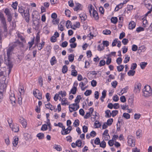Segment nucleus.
Masks as SVG:
<instances>
[{
  "label": "nucleus",
  "mask_w": 152,
  "mask_h": 152,
  "mask_svg": "<svg viewBox=\"0 0 152 152\" xmlns=\"http://www.w3.org/2000/svg\"><path fill=\"white\" fill-rule=\"evenodd\" d=\"M136 23L133 21H131L129 24V29L130 30L133 29L136 26Z\"/></svg>",
  "instance_id": "nucleus-11"
},
{
  "label": "nucleus",
  "mask_w": 152,
  "mask_h": 152,
  "mask_svg": "<svg viewBox=\"0 0 152 152\" xmlns=\"http://www.w3.org/2000/svg\"><path fill=\"white\" fill-rule=\"evenodd\" d=\"M36 90L37 91H38V96L37 97V98L39 99H42V94L40 93L39 90L38 89H36Z\"/></svg>",
  "instance_id": "nucleus-34"
},
{
  "label": "nucleus",
  "mask_w": 152,
  "mask_h": 152,
  "mask_svg": "<svg viewBox=\"0 0 152 152\" xmlns=\"http://www.w3.org/2000/svg\"><path fill=\"white\" fill-rule=\"evenodd\" d=\"M125 57L124 62V63H126L129 61L130 58V57H128V55H125Z\"/></svg>",
  "instance_id": "nucleus-27"
},
{
  "label": "nucleus",
  "mask_w": 152,
  "mask_h": 152,
  "mask_svg": "<svg viewBox=\"0 0 152 152\" xmlns=\"http://www.w3.org/2000/svg\"><path fill=\"white\" fill-rule=\"evenodd\" d=\"M118 110H114L112 111V116L113 117H114L118 113Z\"/></svg>",
  "instance_id": "nucleus-49"
},
{
  "label": "nucleus",
  "mask_w": 152,
  "mask_h": 152,
  "mask_svg": "<svg viewBox=\"0 0 152 152\" xmlns=\"http://www.w3.org/2000/svg\"><path fill=\"white\" fill-rule=\"evenodd\" d=\"M14 43V44H16L17 45V46L18 45L20 47H24L23 43L20 42L18 40H17Z\"/></svg>",
  "instance_id": "nucleus-17"
},
{
  "label": "nucleus",
  "mask_w": 152,
  "mask_h": 152,
  "mask_svg": "<svg viewBox=\"0 0 152 152\" xmlns=\"http://www.w3.org/2000/svg\"><path fill=\"white\" fill-rule=\"evenodd\" d=\"M48 129L47 125L46 124H44L42 125L41 130L42 131H45Z\"/></svg>",
  "instance_id": "nucleus-46"
},
{
  "label": "nucleus",
  "mask_w": 152,
  "mask_h": 152,
  "mask_svg": "<svg viewBox=\"0 0 152 152\" xmlns=\"http://www.w3.org/2000/svg\"><path fill=\"white\" fill-rule=\"evenodd\" d=\"M105 113L106 114L105 117H106L110 118V116L109 115V113H110V110H107L105 111Z\"/></svg>",
  "instance_id": "nucleus-50"
},
{
  "label": "nucleus",
  "mask_w": 152,
  "mask_h": 152,
  "mask_svg": "<svg viewBox=\"0 0 152 152\" xmlns=\"http://www.w3.org/2000/svg\"><path fill=\"white\" fill-rule=\"evenodd\" d=\"M144 30L145 29L144 28L141 27H139L137 28L136 31L137 32H139L141 31H144Z\"/></svg>",
  "instance_id": "nucleus-53"
},
{
  "label": "nucleus",
  "mask_w": 152,
  "mask_h": 152,
  "mask_svg": "<svg viewBox=\"0 0 152 152\" xmlns=\"http://www.w3.org/2000/svg\"><path fill=\"white\" fill-rule=\"evenodd\" d=\"M18 137H15L14 140L13 141V144L15 146H16L17 145L18 142Z\"/></svg>",
  "instance_id": "nucleus-23"
},
{
  "label": "nucleus",
  "mask_w": 152,
  "mask_h": 152,
  "mask_svg": "<svg viewBox=\"0 0 152 152\" xmlns=\"http://www.w3.org/2000/svg\"><path fill=\"white\" fill-rule=\"evenodd\" d=\"M50 62L52 65H53L56 62V59L55 56H53V57L50 61Z\"/></svg>",
  "instance_id": "nucleus-19"
},
{
  "label": "nucleus",
  "mask_w": 152,
  "mask_h": 152,
  "mask_svg": "<svg viewBox=\"0 0 152 152\" xmlns=\"http://www.w3.org/2000/svg\"><path fill=\"white\" fill-rule=\"evenodd\" d=\"M34 37L32 39L31 42H29L28 44H29V49L32 47L33 45L34 44Z\"/></svg>",
  "instance_id": "nucleus-36"
},
{
  "label": "nucleus",
  "mask_w": 152,
  "mask_h": 152,
  "mask_svg": "<svg viewBox=\"0 0 152 152\" xmlns=\"http://www.w3.org/2000/svg\"><path fill=\"white\" fill-rule=\"evenodd\" d=\"M91 90H87L84 93V94L85 96H87L90 95L91 94Z\"/></svg>",
  "instance_id": "nucleus-39"
},
{
  "label": "nucleus",
  "mask_w": 152,
  "mask_h": 152,
  "mask_svg": "<svg viewBox=\"0 0 152 152\" xmlns=\"http://www.w3.org/2000/svg\"><path fill=\"white\" fill-rule=\"evenodd\" d=\"M122 42L124 45H126L128 42L129 40L127 39L124 38L123 39Z\"/></svg>",
  "instance_id": "nucleus-56"
},
{
  "label": "nucleus",
  "mask_w": 152,
  "mask_h": 152,
  "mask_svg": "<svg viewBox=\"0 0 152 152\" xmlns=\"http://www.w3.org/2000/svg\"><path fill=\"white\" fill-rule=\"evenodd\" d=\"M141 85L140 83H137L135 86L134 91L137 92V91L140 92L141 89Z\"/></svg>",
  "instance_id": "nucleus-10"
},
{
  "label": "nucleus",
  "mask_w": 152,
  "mask_h": 152,
  "mask_svg": "<svg viewBox=\"0 0 152 152\" xmlns=\"http://www.w3.org/2000/svg\"><path fill=\"white\" fill-rule=\"evenodd\" d=\"M77 72L76 71V70L74 69L73 71H72V72L71 74V75L74 76H76L77 75Z\"/></svg>",
  "instance_id": "nucleus-58"
},
{
  "label": "nucleus",
  "mask_w": 152,
  "mask_h": 152,
  "mask_svg": "<svg viewBox=\"0 0 152 152\" xmlns=\"http://www.w3.org/2000/svg\"><path fill=\"white\" fill-rule=\"evenodd\" d=\"M124 68V66L123 65H120V66H118L117 67V68L118 71H122Z\"/></svg>",
  "instance_id": "nucleus-25"
},
{
  "label": "nucleus",
  "mask_w": 152,
  "mask_h": 152,
  "mask_svg": "<svg viewBox=\"0 0 152 152\" xmlns=\"http://www.w3.org/2000/svg\"><path fill=\"white\" fill-rule=\"evenodd\" d=\"M10 99L12 104L13 102L14 103H15V95L14 94H12L10 97Z\"/></svg>",
  "instance_id": "nucleus-14"
},
{
  "label": "nucleus",
  "mask_w": 152,
  "mask_h": 152,
  "mask_svg": "<svg viewBox=\"0 0 152 152\" xmlns=\"http://www.w3.org/2000/svg\"><path fill=\"white\" fill-rule=\"evenodd\" d=\"M147 64V62H141L140 63V65L141 68L142 69H143L145 68V67L146 66Z\"/></svg>",
  "instance_id": "nucleus-29"
},
{
  "label": "nucleus",
  "mask_w": 152,
  "mask_h": 152,
  "mask_svg": "<svg viewBox=\"0 0 152 152\" xmlns=\"http://www.w3.org/2000/svg\"><path fill=\"white\" fill-rule=\"evenodd\" d=\"M120 99L122 102H126V99L125 96H122L120 98Z\"/></svg>",
  "instance_id": "nucleus-55"
},
{
  "label": "nucleus",
  "mask_w": 152,
  "mask_h": 152,
  "mask_svg": "<svg viewBox=\"0 0 152 152\" xmlns=\"http://www.w3.org/2000/svg\"><path fill=\"white\" fill-rule=\"evenodd\" d=\"M64 21H61L60 23V27L59 25L58 26V28L59 30H61V31H62L64 30V26L62 25L63 24H64Z\"/></svg>",
  "instance_id": "nucleus-24"
},
{
  "label": "nucleus",
  "mask_w": 152,
  "mask_h": 152,
  "mask_svg": "<svg viewBox=\"0 0 152 152\" xmlns=\"http://www.w3.org/2000/svg\"><path fill=\"white\" fill-rule=\"evenodd\" d=\"M92 15L95 20H98L99 19V16L97 12L94 9L93 10Z\"/></svg>",
  "instance_id": "nucleus-13"
},
{
  "label": "nucleus",
  "mask_w": 152,
  "mask_h": 152,
  "mask_svg": "<svg viewBox=\"0 0 152 152\" xmlns=\"http://www.w3.org/2000/svg\"><path fill=\"white\" fill-rule=\"evenodd\" d=\"M128 89V86H126L124 88L122 89L121 91V93H122V94H123L124 93L126 92H127V90Z\"/></svg>",
  "instance_id": "nucleus-54"
},
{
  "label": "nucleus",
  "mask_w": 152,
  "mask_h": 152,
  "mask_svg": "<svg viewBox=\"0 0 152 152\" xmlns=\"http://www.w3.org/2000/svg\"><path fill=\"white\" fill-rule=\"evenodd\" d=\"M82 142L81 140H78L76 141L75 143L72 142L71 144V146L73 148H75L76 146L78 147H81L82 145Z\"/></svg>",
  "instance_id": "nucleus-8"
},
{
  "label": "nucleus",
  "mask_w": 152,
  "mask_h": 152,
  "mask_svg": "<svg viewBox=\"0 0 152 152\" xmlns=\"http://www.w3.org/2000/svg\"><path fill=\"white\" fill-rule=\"evenodd\" d=\"M124 4H125V3H121L117 5L115 7V10L116 11H118L119 9L122 8Z\"/></svg>",
  "instance_id": "nucleus-18"
},
{
  "label": "nucleus",
  "mask_w": 152,
  "mask_h": 152,
  "mask_svg": "<svg viewBox=\"0 0 152 152\" xmlns=\"http://www.w3.org/2000/svg\"><path fill=\"white\" fill-rule=\"evenodd\" d=\"M59 94H61L62 97H65L66 95V93L65 91H61L58 92Z\"/></svg>",
  "instance_id": "nucleus-47"
},
{
  "label": "nucleus",
  "mask_w": 152,
  "mask_h": 152,
  "mask_svg": "<svg viewBox=\"0 0 152 152\" xmlns=\"http://www.w3.org/2000/svg\"><path fill=\"white\" fill-rule=\"evenodd\" d=\"M135 72V71L131 70H130L127 73V74L129 76H133L134 75Z\"/></svg>",
  "instance_id": "nucleus-30"
},
{
  "label": "nucleus",
  "mask_w": 152,
  "mask_h": 152,
  "mask_svg": "<svg viewBox=\"0 0 152 152\" xmlns=\"http://www.w3.org/2000/svg\"><path fill=\"white\" fill-rule=\"evenodd\" d=\"M40 41V37L39 32L37 33V35L36 37V42L37 43H39Z\"/></svg>",
  "instance_id": "nucleus-40"
},
{
  "label": "nucleus",
  "mask_w": 152,
  "mask_h": 152,
  "mask_svg": "<svg viewBox=\"0 0 152 152\" xmlns=\"http://www.w3.org/2000/svg\"><path fill=\"white\" fill-rule=\"evenodd\" d=\"M77 90V87H73L72 88L71 90L70 93H72L73 94H76Z\"/></svg>",
  "instance_id": "nucleus-26"
},
{
  "label": "nucleus",
  "mask_w": 152,
  "mask_h": 152,
  "mask_svg": "<svg viewBox=\"0 0 152 152\" xmlns=\"http://www.w3.org/2000/svg\"><path fill=\"white\" fill-rule=\"evenodd\" d=\"M5 62L7 66L9 67L8 73L9 75L11 71L12 68L13 67V63L10 57H7V59H5Z\"/></svg>",
  "instance_id": "nucleus-3"
},
{
  "label": "nucleus",
  "mask_w": 152,
  "mask_h": 152,
  "mask_svg": "<svg viewBox=\"0 0 152 152\" xmlns=\"http://www.w3.org/2000/svg\"><path fill=\"white\" fill-rule=\"evenodd\" d=\"M4 12L7 16L8 21L10 22L12 21V17L10 10L6 8L5 9Z\"/></svg>",
  "instance_id": "nucleus-6"
},
{
  "label": "nucleus",
  "mask_w": 152,
  "mask_h": 152,
  "mask_svg": "<svg viewBox=\"0 0 152 152\" xmlns=\"http://www.w3.org/2000/svg\"><path fill=\"white\" fill-rule=\"evenodd\" d=\"M105 61L104 60H101L99 62V66H103L105 64Z\"/></svg>",
  "instance_id": "nucleus-52"
},
{
  "label": "nucleus",
  "mask_w": 152,
  "mask_h": 152,
  "mask_svg": "<svg viewBox=\"0 0 152 152\" xmlns=\"http://www.w3.org/2000/svg\"><path fill=\"white\" fill-rule=\"evenodd\" d=\"M17 47V45L16 44H14L13 43L12 45L9 47L7 49V57H10L11 55L12 54V52L13 51L14 48Z\"/></svg>",
  "instance_id": "nucleus-5"
},
{
  "label": "nucleus",
  "mask_w": 152,
  "mask_h": 152,
  "mask_svg": "<svg viewBox=\"0 0 152 152\" xmlns=\"http://www.w3.org/2000/svg\"><path fill=\"white\" fill-rule=\"evenodd\" d=\"M111 21L112 23L116 24L118 21V18L116 17H112L111 19Z\"/></svg>",
  "instance_id": "nucleus-21"
},
{
  "label": "nucleus",
  "mask_w": 152,
  "mask_h": 152,
  "mask_svg": "<svg viewBox=\"0 0 152 152\" xmlns=\"http://www.w3.org/2000/svg\"><path fill=\"white\" fill-rule=\"evenodd\" d=\"M108 144L110 146H113L114 145V140H109L108 142Z\"/></svg>",
  "instance_id": "nucleus-62"
},
{
  "label": "nucleus",
  "mask_w": 152,
  "mask_h": 152,
  "mask_svg": "<svg viewBox=\"0 0 152 152\" xmlns=\"http://www.w3.org/2000/svg\"><path fill=\"white\" fill-rule=\"evenodd\" d=\"M103 34L105 35L110 34L111 32L109 30L106 29L103 31Z\"/></svg>",
  "instance_id": "nucleus-41"
},
{
  "label": "nucleus",
  "mask_w": 152,
  "mask_h": 152,
  "mask_svg": "<svg viewBox=\"0 0 152 152\" xmlns=\"http://www.w3.org/2000/svg\"><path fill=\"white\" fill-rule=\"evenodd\" d=\"M37 137L39 139H42L44 138V134L43 133H39L37 134Z\"/></svg>",
  "instance_id": "nucleus-20"
},
{
  "label": "nucleus",
  "mask_w": 152,
  "mask_h": 152,
  "mask_svg": "<svg viewBox=\"0 0 152 152\" xmlns=\"http://www.w3.org/2000/svg\"><path fill=\"white\" fill-rule=\"evenodd\" d=\"M137 66V64L136 63H133L132 64L131 69H132L134 70L136 69Z\"/></svg>",
  "instance_id": "nucleus-61"
},
{
  "label": "nucleus",
  "mask_w": 152,
  "mask_h": 152,
  "mask_svg": "<svg viewBox=\"0 0 152 152\" xmlns=\"http://www.w3.org/2000/svg\"><path fill=\"white\" fill-rule=\"evenodd\" d=\"M62 72L64 74L66 73L68 70L67 66L66 65H64L63 66L62 69Z\"/></svg>",
  "instance_id": "nucleus-28"
},
{
  "label": "nucleus",
  "mask_w": 152,
  "mask_h": 152,
  "mask_svg": "<svg viewBox=\"0 0 152 152\" xmlns=\"http://www.w3.org/2000/svg\"><path fill=\"white\" fill-rule=\"evenodd\" d=\"M45 42L44 41H42L41 43L38 44V49L39 50H40L42 49L45 45Z\"/></svg>",
  "instance_id": "nucleus-22"
},
{
  "label": "nucleus",
  "mask_w": 152,
  "mask_h": 152,
  "mask_svg": "<svg viewBox=\"0 0 152 152\" xmlns=\"http://www.w3.org/2000/svg\"><path fill=\"white\" fill-rule=\"evenodd\" d=\"M65 14L67 16L69 17H70V14L71 12L68 9L66 10L65 11Z\"/></svg>",
  "instance_id": "nucleus-42"
},
{
  "label": "nucleus",
  "mask_w": 152,
  "mask_h": 152,
  "mask_svg": "<svg viewBox=\"0 0 152 152\" xmlns=\"http://www.w3.org/2000/svg\"><path fill=\"white\" fill-rule=\"evenodd\" d=\"M133 137L131 136H129L128 137V142L129 145L133 146L135 145L134 140L133 139Z\"/></svg>",
  "instance_id": "nucleus-7"
},
{
  "label": "nucleus",
  "mask_w": 152,
  "mask_h": 152,
  "mask_svg": "<svg viewBox=\"0 0 152 152\" xmlns=\"http://www.w3.org/2000/svg\"><path fill=\"white\" fill-rule=\"evenodd\" d=\"M74 55L72 54H70L68 56V59L70 62H72L74 60Z\"/></svg>",
  "instance_id": "nucleus-35"
},
{
  "label": "nucleus",
  "mask_w": 152,
  "mask_h": 152,
  "mask_svg": "<svg viewBox=\"0 0 152 152\" xmlns=\"http://www.w3.org/2000/svg\"><path fill=\"white\" fill-rule=\"evenodd\" d=\"M117 84L118 82L116 81H114L111 83L112 86L114 88H116Z\"/></svg>",
  "instance_id": "nucleus-57"
},
{
  "label": "nucleus",
  "mask_w": 152,
  "mask_h": 152,
  "mask_svg": "<svg viewBox=\"0 0 152 152\" xmlns=\"http://www.w3.org/2000/svg\"><path fill=\"white\" fill-rule=\"evenodd\" d=\"M12 131L15 132H18L19 131V127L17 125H13L11 127Z\"/></svg>",
  "instance_id": "nucleus-15"
},
{
  "label": "nucleus",
  "mask_w": 152,
  "mask_h": 152,
  "mask_svg": "<svg viewBox=\"0 0 152 152\" xmlns=\"http://www.w3.org/2000/svg\"><path fill=\"white\" fill-rule=\"evenodd\" d=\"M123 116L127 119H128L130 118V115L127 113H124L123 114Z\"/></svg>",
  "instance_id": "nucleus-31"
},
{
  "label": "nucleus",
  "mask_w": 152,
  "mask_h": 152,
  "mask_svg": "<svg viewBox=\"0 0 152 152\" xmlns=\"http://www.w3.org/2000/svg\"><path fill=\"white\" fill-rule=\"evenodd\" d=\"M18 4V2L17 1H15V2H13L12 6L14 9H16Z\"/></svg>",
  "instance_id": "nucleus-51"
},
{
  "label": "nucleus",
  "mask_w": 152,
  "mask_h": 152,
  "mask_svg": "<svg viewBox=\"0 0 152 152\" xmlns=\"http://www.w3.org/2000/svg\"><path fill=\"white\" fill-rule=\"evenodd\" d=\"M137 48L138 47L137 45H133L132 46V50L133 51H135L137 50Z\"/></svg>",
  "instance_id": "nucleus-59"
},
{
  "label": "nucleus",
  "mask_w": 152,
  "mask_h": 152,
  "mask_svg": "<svg viewBox=\"0 0 152 152\" xmlns=\"http://www.w3.org/2000/svg\"><path fill=\"white\" fill-rule=\"evenodd\" d=\"M80 121L78 119L75 120L74 122L73 123V125L75 127H77L79 125Z\"/></svg>",
  "instance_id": "nucleus-38"
},
{
  "label": "nucleus",
  "mask_w": 152,
  "mask_h": 152,
  "mask_svg": "<svg viewBox=\"0 0 152 152\" xmlns=\"http://www.w3.org/2000/svg\"><path fill=\"white\" fill-rule=\"evenodd\" d=\"M104 48V45H103L102 44L99 45L97 47L98 50L100 51L103 50Z\"/></svg>",
  "instance_id": "nucleus-37"
},
{
  "label": "nucleus",
  "mask_w": 152,
  "mask_h": 152,
  "mask_svg": "<svg viewBox=\"0 0 152 152\" xmlns=\"http://www.w3.org/2000/svg\"><path fill=\"white\" fill-rule=\"evenodd\" d=\"M142 92L145 97L150 96L152 95V90L150 86L148 85L145 86L143 89Z\"/></svg>",
  "instance_id": "nucleus-2"
},
{
  "label": "nucleus",
  "mask_w": 152,
  "mask_h": 152,
  "mask_svg": "<svg viewBox=\"0 0 152 152\" xmlns=\"http://www.w3.org/2000/svg\"><path fill=\"white\" fill-rule=\"evenodd\" d=\"M56 38V37L55 36H53L50 37V40L51 42H56L57 40Z\"/></svg>",
  "instance_id": "nucleus-48"
},
{
  "label": "nucleus",
  "mask_w": 152,
  "mask_h": 152,
  "mask_svg": "<svg viewBox=\"0 0 152 152\" xmlns=\"http://www.w3.org/2000/svg\"><path fill=\"white\" fill-rule=\"evenodd\" d=\"M106 143L104 140L102 141L101 144H100V147L102 148H105L106 147Z\"/></svg>",
  "instance_id": "nucleus-45"
},
{
  "label": "nucleus",
  "mask_w": 152,
  "mask_h": 152,
  "mask_svg": "<svg viewBox=\"0 0 152 152\" xmlns=\"http://www.w3.org/2000/svg\"><path fill=\"white\" fill-rule=\"evenodd\" d=\"M80 17L81 18L82 20L85 21L87 18V15L86 14L83 12L80 14L79 15Z\"/></svg>",
  "instance_id": "nucleus-16"
},
{
  "label": "nucleus",
  "mask_w": 152,
  "mask_h": 152,
  "mask_svg": "<svg viewBox=\"0 0 152 152\" xmlns=\"http://www.w3.org/2000/svg\"><path fill=\"white\" fill-rule=\"evenodd\" d=\"M94 143L96 145H99L100 143V141L99 138L97 137L94 140Z\"/></svg>",
  "instance_id": "nucleus-44"
},
{
  "label": "nucleus",
  "mask_w": 152,
  "mask_h": 152,
  "mask_svg": "<svg viewBox=\"0 0 152 152\" xmlns=\"http://www.w3.org/2000/svg\"><path fill=\"white\" fill-rule=\"evenodd\" d=\"M0 20L1 23L3 25L4 31V32L7 31V25L6 23V19L4 15L0 12Z\"/></svg>",
  "instance_id": "nucleus-4"
},
{
  "label": "nucleus",
  "mask_w": 152,
  "mask_h": 152,
  "mask_svg": "<svg viewBox=\"0 0 152 152\" xmlns=\"http://www.w3.org/2000/svg\"><path fill=\"white\" fill-rule=\"evenodd\" d=\"M97 84L96 81L94 80H93L91 82V85L93 87H95L96 86Z\"/></svg>",
  "instance_id": "nucleus-60"
},
{
  "label": "nucleus",
  "mask_w": 152,
  "mask_h": 152,
  "mask_svg": "<svg viewBox=\"0 0 152 152\" xmlns=\"http://www.w3.org/2000/svg\"><path fill=\"white\" fill-rule=\"evenodd\" d=\"M94 125L96 126V128H97L101 126V124L98 121H96L94 123Z\"/></svg>",
  "instance_id": "nucleus-43"
},
{
  "label": "nucleus",
  "mask_w": 152,
  "mask_h": 152,
  "mask_svg": "<svg viewBox=\"0 0 152 152\" xmlns=\"http://www.w3.org/2000/svg\"><path fill=\"white\" fill-rule=\"evenodd\" d=\"M122 61V58L120 57L118 58L116 60V62L118 64H121Z\"/></svg>",
  "instance_id": "nucleus-63"
},
{
  "label": "nucleus",
  "mask_w": 152,
  "mask_h": 152,
  "mask_svg": "<svg viewBox=\"0 0 152 152\" xmlns=\"http://www.w3.org/2000/svg\"><path fill=\"white\" fill-rule=\"evenodd\" d=\"M81 99V96L78 95L77 96L76 99L75 100V103H79L80 102V99Z\"/></svg>",
  "instance_id": "nucleus-33"
},
{
  "label": "nucleus",
  "mask_w": 152,
  "mask_h": 152,
  "mask_svg": "<svg viewBox=\"0 0 152 152\" xmlns=\"http://www.w3.org/2000/svg\"><path fill=\"white\" fill-rule=\"evenodd\" d=\"M113 121V118H110L108 119L107 123H105L107 125L110 126Z\"/></svg>",
  "instance_id": "nucleus-32"
},
{
  "label": "nucleus",
  "mask_w": 152,
  "mask_h": 152,
  "mask_svg": "<svg viewBox=\"0 0 152 152\" xmlns=\"http://www.w3.org/2000/svg\"><path fill=\"white\" fill-rule=\"evenodd\" d=\"M19 121L22 124L23 127L25 128L26 127L27 124V122L23 117H20Z\"/></svg>",
  "instance_id": "nucleus-9"
},
{
  "label": "nucleus",
  "mask_w": 152,
  "mask_h": 152,
  "mask_svg": "<svg viewBox=\"0 0 152 152\" xmlns=\"http://www.w3.org/2000/svg\"><path fill=\"white\" fill-rule=\"evenodd\" d=\"M18 12L22 14V15H23V14H24V18L26 22L28 23L29 21L30 17L29 10L27 9L25 10V8L24 7L21 6L19 7Z\"/></svg>",
  "instance_id": "nucleus-1"
},
{
  "label": "nucleus",
  "mask_w": 152,
  "mask_h": 152,
  "mask_svg": "<svg viewBox=\"0 0 152 152\" xmlns=\"http://www.w3.org/2000/svg\"><path fill=\"white\" fill-rule=\"evenodd\" d=\"M96 134V133L94 131H92L90 134V136L93 137L95 136Z\"/></svg>",
  "instance_id": "nucleus-64"
},
{
  "label": "nucleus",
  "mask_w": 152,
  "mask_h": 152,
  "mask_svg": "<svg viewBox=\"0 0 152 152\" xmlns=\"http://www.w3.org/2000/svg\"><path fill=\"white\" fill-rule=\"evenodd\" d=\"M72 130V127L71 126H68V127L66 129V131H65L64 133H63L62 131H61V134L63 135L67 134L69 133Z\"/></svg>",
  "instance_id": "nucleus-12"
}]
</instances>
